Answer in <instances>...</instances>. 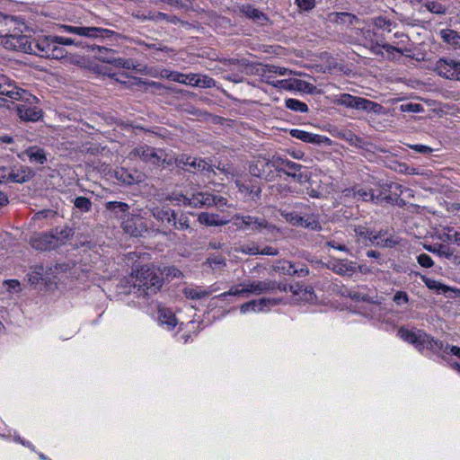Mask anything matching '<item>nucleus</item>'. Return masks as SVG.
Here are the masks:
<instances>
[{
	"label": "nucleus",
	"instance_id": "nucleus-28",
	"mask_svg": "<svg viewBox=\"0 0 460 460\" xmlns=\"http://www.w3.org/2000/svg\"><path fill=\"white\" fill-rule=\"evenodd\" d=\"M151 212L155 219L164 224L172 226L176 223V213L168 207H155Z\"/></svg>",
	"mask_w": 460,
	"mask_h": 460
},
{
	"label": "nucleus",
	"instance_id": "nucleus-56",
	"mask_svg": "<svg viewBox=\"0 0 460 460\" xmlns=\"http://www.w3.org/2000/svg\"><path fill=\"white\" fill-rule=\"evenodd\" d=\"M172 226H173L176 229L179 230H184L190 227L187 217L183 216H181L179 219L176 218V223H172Z\"/></svg>",
	"mask_w": 460,
	"mask_h": 460
},
{
	"label": "nucleus",
	"instance_id": "nucleus-3",
	"mask_svg": "<svg viewBox=\"0 0 460 460\" xmlns=\"http://www.w3.org/2000/svg\"><path fill=\"white\" fill-rule=\"evenodd\" d=\"M277 290L287 291V286L270 279H246L232 286L227 292H224L216 297L222 300L228 296L249 298L252 296L275 294Z\"/></svg>",
	"mask_w": 460,
	"mask_h": 460
},
{
	"label": "nucleus",
	"instance_id": "nucleus-7",
	"mask_svg": "<svg viewBox=\"0 0 460 460\" xmlns=\"http://www.w3.org/2000/svg\"><path fill=\"white\" fill-rule=\"evenodd\" d=\"M128 158L130 160H136L138 158L144 163L150 164L152 165H160L164 163L170 164L172 161V158L168 157L162 149H155L147 145H141L135 147L128 154Z\"/></svg>",
	"mask_w": 460,
	"mask_h": 460
},
{
	"label": "nucleus",
	"instance_id": "nucleus-9",
	"mask_svg": "<svg viewBox=\"0 0 460 460\" xmlns=\"http://www.w3.org/2000/svg\"><path fill=\"white\" fill-rule=\"evenodd\" d=\"M0 94L12 101H23L31 104L37 98L28 91L15 85L8 77L0 75Z\"/></svg>",
	"mask_w": 460,
	"mask_h": 460
},
{
	"label": "nucleus",
	"instance_id": "nucleus-13",
	"mask_svg": "<svg viewBox=\"0 0 460 460\" xmlns=\"http://www.w3.org/2000/svg\"><path fill=\"white\" fill-rule=\"evenodd\" d=\"M91 48L93 51H97L94 57L102 62L111 64L116 67L128 69L132 66V61L130 59H123L117 57V52L111 49L98 45H93Z\"/></svg>",
	"mask_w": 460,
	"mask_h": 460
},
{
	"label": "nucleus",
	"instance_id": "nucleus-33",
	"mask_svg": "<svg viewBox=\"0 0 460 460\" xmlns=\"http://www.w3.org/2000/svg\"><path fill=\"white\" fill-rule=\"evenodd\" d=\"M198 219L200 224L209 226H224L229 222L228 219L223 218L217 214H210L208 212L200 213Z\"/></svg>",
	"mask_w": 460,
	"mask_h": 460
},
{
	"label": "nucleus",
	"instance_id": "nucleus-1",
	"mask_svg": "<svg viewBox=\"0 0 460 460\" xmlns=\"http://www.w3.org/2000/svg\"><path fill=\"white\" fill-rule=\"evenodd\" d=\"M7 48L41 58L60 59L66 56L65 46H79L80 41L70 37L40 35L31 39L30 36H12L6 40Z\"/></svg>",
	"mask_w": 460,
	"mask_h": 460
},
{
	"label": "nucleus",
	"instance_id": "nucleus-35",
	"mask_svg": "<svg viewBox=\"0 0 460 460\" xmlns=\"http://www.w3.org/2000/svg\"><path fill=\"white\" fill-rule=\"evenodd\" d=\"M236 186L238 187L239 191L244 196L251 197L252 199H259L261 187L252 182V181H248L246 182L236 181Z\"/></svg>",
	"mask_w": 460,
	"mask_h": 460
},
{
	"label": "nucleus",
	"instance_id": "nucleus-55",
	"mask_svg": "<svg viewBox=\"0 0 460 460\" xmlns=\"http://www.w3.org/2000/svg\"><path fill=\"white\" fill-rule=\"evenodd\" d=\"M326 245L341 252H349L347 246L342 243L335 239H331L326 242Z\"/></svg>",
	"mask_w": 460,
	"mask_h": 460
},
{
	"label": "nucleus",
	"instance_id": "nucleus-20",
	"mask_svg": "<svg viewBox=\"0 0 460 460\" xmlns=\"http://www.w3.org/2000/svg\"><path fill=\"white\" fill-rule=\"evenodd\" d=\"M290 136L299 139L305 143H311L316 145H331V139L325 136L313 134L302 129L293 128L289 132Z\"/></svg>",
	"mask_w": 460,
	"mask_h": 460
},
{
	"label": "nucleus",
	"instance_id": "nucleus-12",
	"mask_svg": "<svg viewBox=\"0 0 460 460\" xmlns=\"http://www.w3.org/2000/svg\"><path fill=\"white\" fill-rule=\"evenodd\" d=\"M434 70L446 79L460 81V61L451 58H441L436 64Z\"/></svg>",
	"mask_w": 460,
	"mask_h": 460
},
{
	"label": "nucleus",
	"instance_id": "nucleus-64",
	"mask_svg": "<svg viewBox=\"0 0 460 460\" xmlns=\"http://www.w3.org/2000/svg\"><path fill=\"white\" fill-rule=\"evenodd\" d=\"M184 75L185 74L180 73L178 71H173L171 81L184 84Z\"/></svg>",
	"mask_w": 460,
	"mask_h": 460
},
{
	"label": "nucleus",
	"instance_id": "nucleus-53",
	"mask_svg": "<svg viewBox=\"0 0 460 460\" xmlns=\"http://www.w3.org/2000/svg\"><path fill=\"white\" fill-rule=\"evenodd\" d=\"M394 302L398 305L407 304L409 302V296L404 291H397L394 296Z\"/></svg>",
	"mask_w": 460,
	"mask_h": 460
},
{
	"label": "nucleus",
	"instance_id": "nucleus-44",
	"mask_svg": "<svg viewBox=\"0 0 460 460\" xmlns=\"http://www.w3.org/2000/svg\"><path fill=\"white\" fill-rule=\"evenodd\" d=\"M105 207L110 211L117 212V210H119L123 213L127 212L129 208L127 203L119 201H109L106 203Z\"/></svg>",
	"mask_w": 460,
	"mask_h": 460
},
{
	"label": "nucleus",
	"instance_id": "nucleus-50",
	"mask_svg": "<svg viewBox=\"0 0 460 460\" xmlns=\"http://www.w3.org/2000/svg\"><path fill=\"white\" fill-rule=\"evenodd\" d=\"M375 24L377 28L391 31L394 22L385 17H378L375 20Z\"/></svg>",
	"mask_w": 460,
	"mask_h": 460
},
{
	"label": "nucleus",
	"instance_id": "nucleus-21",
	"mask_svg": "<svg viewBox=\"0 0 460 460\" xmlns=\"http://www.w3.org/2000/svg\"><path fill=\"white\" fill-rule=\"evenodd\" d=\"M284 216L286 220L293 226H303L312 230L321 229V226L318 220H316L314 217H302L295 212L287 213Z\"/></svg>",
	"mask_w": 460,
	"mask_h": 460
},
{
	"label": "nucleus",
	"instance_id": "nucleus-10",
	"mask_svg": "<svg viewBox=\"0 0 460 460\" xmlns=\"http://www.w3.org/2000/svg\"><path fill=\"white\" fill-rule=\"evenodd\" d=\"M234 225L237 229L252 232H262L266 230L272 233L275 227L268 223L264 218H259L252 216H240L234 217Z\"/></svg>",
	"mask_w": 460,
	"mask_h": 460
},
{
	"label": "nucleus",
	"instance_id": "nucleus-39",
	"mask_svg": "<svg viewBox=\"0 0 460 460\" xmlns=\"http://www.w3.org/2000/svg\"><path fill=\"white\" fill-rule=\"evenodd\" d=\"M421 279L428 288L436 291L438 294H445L449 289L446 285L426 276H422Z\"/></svg>",
	"mask_w": 460,
	"mask_h": 460
},
{
	"label": "nucleus",
	"instance_id": "nucleus-16",
	"mask_svg": "<svg viewBox=\"0 0 460 460\" xmlns=\"http://www.w3.org/2000/svg\"><path fill=\"white\" fill-rule=\"evenodd\" d=\"M354 232L358 237L364 241H370L383 247H393L397 243L396 241L391 238H384L381 232H374L364 226H358L354 228Z\"/></svg>",
	"mask_w": 460,
	"mask_h": 460
},
{
	"label": "nucleus",
	"instance_id": "nucleus-43",
	"mask_svg": "<svg viewBox=\"0 0 460 460\" xmlns=\"http://www.w3.org/2000/svg\"><path fill=\"white\" fill-rule=\"evenodd\" d=\"M215 84H216V82L213 78H211L208 75H205L198 74L196 86L202 87V88H211V87H214Z\"/></svg>",
	"mask_w": 460,
	"mask_h": 460
},
{
	"label": "nucleus",
	"instance_id": "nucleus-36",
	"mask_svg": "<svg viewBox=\"0 0 460 460\" xmlns=\"http://www.w3.org/2000/svg\"><path fill=\"white\" fill-rule=\"evenodd\" d=\"M115 178L119 181L120 182L130 185L135 182H138L141 181V175L138 173H131L128 170L124 168L117 169L114 172Z\"/></svg>",
	"mask_w": 460,
	"mask_h": 460
},
{
	"label": "nucleus",
	"instance_id": "nucleus-30",
	"mask_svg": "<svg viewBox=\"0 0 460 460\" xmlns=\"http://www.w3.org/2000/svg\"><path fill=\"white\" fill-rule=\"evenodd\" d=\"M289 290L294 295L297 296L300 300L305 302H312L315 298L314 288L311 286H305L297 283L296 285L289 286Z\"/></svg>",
	"mask_w": 460,
	"mask_h": 460
},
{
	"label": "nucleus",
	"instance_id": "nucleus-58",
	"mask_svg": "<svg viewBox=\"0 0 460 460\" xmlns=\"http://www.w3.org/2000/svg\"><path fill=\"white\" fill-rule=\"evenodd\" d=\"M342 198H351L355 199L357 198V186L343 190L341 192V199Z\"/></svg>",
	"mask_w": 460,
	"mask_h": 460
},
{
	"label": "nucleus",
	"instance_id": "nucleus-61",
	"mask_svg": "<svg viewBox=\"0 0 460 460\" xmlns=\"http://www.w3.org/2000/svg\"><path fill=\"white\" fill-rule=\"evenodd\" d=\"M410 147L421 154H429L432 152V148L424 145H412Z\"/></svg>",
	"mask_w": 460,
	"mask_h": 460
},
{
	"label": "nucleus",
	"instance_id": "nucleus-52",
	"mask_svg": "<svg viewBox=\"0 0 460 460\" xmlns=\"http://www.w3.org/2000/svg\"><path fill=\"white\" fill-rule=\"evenodd\" d=\"M296 4L300 10L309 11L315 6V0H296Z\"/></svg>",
	"mask_w": 460,
	"mask_h": 460
},
{
	"label": "nucleus",
	"instance_id": "nucleus-57",
	"mask_svg": "<svg viewBox=\"0 0 460 460\" xmlns=\"http://www.w3.org/2000/svg\"><path fill=\"white\" fill-rule=\"evenodd\" d=\"M164 273L167 277H172V278H180L182 275L181 271L175 267L164 268Z\"/></svg>",
	"mask_w": 460,
	"mask_h": 460
},
{
	"label": "nucleus",
	"instance_id": "nucleus-38",
	"mask_svg": "<svg viewBox=\"0 0 460 460\" xmlns=\"http://www.w3.org/2000/svg\"><path fill=\"white\" fill-rule=\"evenodd\" d=\"M10 177L8 181L22 183L30 179V172L24 168L12 169L9 168Z\"/></svg>",
	"mask_w": 460,
	"mask_h": 460
},
{
	"label": "nucleus",
	"instance_id": "nucleus-63",
	"mask_svg": "<svg viewBox=\"0 0 460 460\" xmlns=\"http://www.w3.org/2000/svg\"><path fill=\"white\" fill-rule=\"evenodd\" d=\"M279 253L278 249L271 247V246H266L263 249L260 250L259 254L262 255H277Z\"/></svg>",
	"mask_w": 460,
	"mask_h": 460
},
{
	"label": "nucleus",
	"instance_id": "nucleus-15",
	"mask_svg": "<svg viewBox=\"0 0 460 460\" xmlns=\"http://www.w3.org/2000/svg\"><path fill=\"white\" fill-rule=\"evenodd\" d=\"M121 227L125 233L135 237L142 236L147 232L145 219L139 215H126L122 220Z\"/></svg>",
	"mask_w": 460,
	"mask_h": 460
},
{
	"label": "nucleus",
	"instance_id": "nucleus-49",
	"mask_svg": "<svg viewBox=\"0 0 460 460\" xmlns=\"http://www.w3.org/2000/svg\"><path fill=\"white\" fill-rule=\"evenodd\" d=\"M207 262L213 270L221 269L226 266L225 260L220 256L210 257Z\"/></svg>",
	"mask_w": 460,
	"mask_h": 460
},
{
	"label": "nucleus",
	"instance_id": "nucleus-62",
	"mask_svg": "<svg viewBox=\"0 0 460 460\" xmlns=\"http://www.w3.org/2000/svg\"><path fill=\"white\" fill-rule=\"evenodd\" d=\"M9 168L8 167H0V183L8 182Z\"/></svg>",
	"mask_w": 460,
	"mask_h": 460
},
{
	"label": "nucleus",
	"instance_id": "nucleus-40",
	"mask_svg": "<svg viewBox=\"0 0 460 460\" xmlns=\"http://www.w3.org/2000/svg\"><path fill=\"white\" fill-rule=\"evenodd\" d=\"M439 239L443 242L455 243L460 245V230L456 231L453 228H447L439 234Z\"/></svg>",
	"mask_w": 460,
	"mask_h": 460
},
{
	"label": "nucleus",
	"instance_id": "nucleus-4",
	"mask_svg": "<svg viewBox=\"0 0 460 460\" xmlns=\"http://www.w3.org/2000/svg\"><path fill=\"white\" fill-rule=\"evenodd\" d=\"M131 278L134 279V287L137 288L140 294L146 296L156 294L161 289L164 283L161 275L148 265H143L134 270Z\"/></svg>",
	"mask_w": 460,
	"mask_h": 460
},
{
	"label": "nucleus",
	"instance_id": "nucleus-41",
	"mask_svg": "<svg viewBox=\"0 0 460 460\" xmlns=\"http://www.w3.org/2000/svg\"><path fill=\"white\" fill-rule=\"evenodd\" d=\"M286 107L291 111L301 113L307 112L308 111V106L305 102L292 98L286 100Z\"/></svg>",
	"mask_w": 460,
	"mask_h": 460
},
{
	"label": "nucleus",
	"instance_id": "nucleus-54",
	"mask_svg": "<svg viewBox=\"0 0 460 460\" xmlns=\"http://www.w3.org/2000/svg\"><path fill=\"white\" fill-rule=\"evenodd\" d=\"M417 261L420 265L425 268H430L434 264L431 257L426 253L420 254L417 258Z\"/></svg>",
	"mask_w": 460,
	"mask_h": 460
},
{
	"label": "nucleus",
	"instance_id": "nucleus-29",
	"mask_svg": "<svg viewBox=\"0 0 460 460\" xmlns=\"http://www.w3.org/2000/svg\"><path fill=\"white\" fill-rule=\"evenodd\" d=\"M15 25V19L10 15H4L0 13V37L4 38V44L6 49V40L12 36H20L19 34H10L12 27Z\"/></svg>",
	"mask_w": 460,
	"mask_h": 460
},
{
	"label": "nucleus",
	"instance_id": "nucleus-19",
	"mask_svg": "<svg viewBox=\"0 0 460 460\" xmlns=\"http://www.w3.org/2000/svg\"><path fill=\"white\" fill-rule=\"evenodd\" d=\"M174 162L178 167L188 171H209L211 165L201 158L192 157L187 155H181L174 159Z\"/></svg>",
	"mask_w": 460,
	"mask_h": 460
},
{
	"label": "nucleus",
	"instance_id": "nucleus-22",
	"mask_svg": "<svg viewBox=\"0 0 460 460\" xmlns=\"http://www.w3.org/2000/svg\"><path fill=\"white\" fill-rule=\"evenodd\" d=\"M263 76L265 77L266 82L268 84H271L272 86L279 88V89L288 90V91L296 90V89L302 90L309 84L306 82H304V81L298 80V79H281V80L270 81V80L271 77L270 75H263Z\"/></svg>",
	"mask_w": 460,
	"mask_h": 460
},
{
	"label": "nucleus",
	"instance_id": "nucleus-14",
	"mask_svg": "<svg viewBox=\"0 0 460 460\" xmlns=\"http://www.w3.org/2000/svg\"><path fill=\"white\" fill-rule=\"evenodd\" d=\"M250 172L252 176L264 178L267 181L274 180L277 174L273 165V156L271 159L257 157L250 165Z\"/></svg>",
	"mask_w": 460,
	"mask_h": 460
},
{
	"label": "nucleus",
	"instance_id": "nucleus-51",
	"mask_svg": "<svg viewBox=\"0 0 460 460\" xmlns=\"http://www.w3.org/2000/svg\"><path fill=\"white\" fill-rule=\"evenodd\" d=\"M237 251L245 253V254H259L260 248L259 246L255 244H247V245H242L240 248L236 249Z\"/></svg>",
	"mask_w": 460,
	"mask_h": 460
},
{
	"label": "nucleus",
	"instance_id": "nucleus-48",
	"mask_svg": "<svg viewBox=\"0 0 460 460\" xmlns=\"http://www.w3.org/2000/svg\"><path fill=\"white\" fill-rule=\"evenodd\" d=\"M426 7L430 13H437V14H441L446 12V8L441 4H439L438 2H433V1L428 2L426 4Z\"/></svg>",
	"mask_w": 460,
	"mask_h": 460
},
{
	"label": "nucleus",
	"instance_id": "nucleus-27",
	"mask_svg": "<svg viewBox=\"0 0 460 460\" xmlns=\"http://www.w3.org/2000/svg\"><path fill=\"white\" fill-rule=\"evenodd\" d=\"M19 118L24 121H37L41 118V111L37 107L19 104L16 107Z\"/></svg>",
	"mask_w": 460,
	"mask_h": 460
},
{
	"label": "nucleus",
	"instance_id": "nucleus-2",
	"mask_svg": "<svg viewBox=\"0 0 460 460\" xmlns=\"http://www.w3.org/2000/svg\"><path fill=\"white\" fill-rule=\"evenodd\" d=\"M397 334L402 341L412 344L420 352L427 350L430 353L438 354L441 350L447 351L449 349L452 355L460 359V347L447 346L444 349V343L441 341L434 339L422 330L401 327Z\"/></svg>",
	"mask_w": 460,
	"mask_h": 460
},
{
	"label": "nucleus",
	"instance_id": "nucleus-60",
	"mask_svg": "<svg viewBox=\"0 0 460 460\" xmlns=\"http://www.w3.org/2000/svg\"><path fill=\"white\" fill-rule=\"evenodd\" d=\"M197 76L198 74H185L184 75V84L196 86L197 84Z\"/></svg>",
	"mask_w": 460,
	"mask_h": 460
},
{
	"label": "nucleus",
	"instance_id": "nucleus-32",
	"mask_svg": "<svg viewBox=\"0 0 460 460\" xmlns=\"http://www.w3.org/2000/svg\"><path fill=\"white\" fill-rule=\"evenodd\" d=\"M157 308L158 321L160 324L165 325L169 330L174 328L177 324L174 314L170 309L163 307L161 305H158Z\"/></svg>",
	"mask_w": 460,
	"mask_h": 460
},
{
	"label": "nucleus",
	"instance_id": "nucleus-46",
	"mask_svg": "<svg viewBox=\"0 0 460 460\" xmlns=\"http://www.w3.org/2000/svg\"><path fill=\"white\" fill-rule=\"evenodd\" d=\"M266 71L269 74H276L279 75H294V72L286 67H281L278 66H266Z\"/></svg>",
	"mask_w": 460,
	"mask_h": 460
},
{
	"label": "nucleus",
	"instance_id": "nucleus-23",
	"mask_svg": "<svg viewBox=\"0 0 460 460\" xmlns=\"http://www.w3.org/2000/svg\"><path fill=\"white\" fill-rule=\"evenodd\" d=\"M328 268L342 276H351L357 271V263L348 260H333L329 261Z\"/></svg>",
	"mask_w": 460,
	"mask_h": 460
},
{
	"label": "nucleus",
	"instance_id": "nucleus-37",
	"mask_svg": "<svg viewBox=\"0 0 460 460\" xmlns=\"http://www.w3.org/2000/svg\"><path fill=\"white\" fill-rule=\"evenodd\" d=\"M439 35L444 42L457 48L460 45V34L451 29H443L439 31Z\"/></svg>",
	"mask_w": 460,
	"mask_h": 460
},
{
	"label": "nucleus",
	"instance_id": "nucleus-25",
	"mask_svg": "<svg viewBox=\"0 0 460 460\" xmlns=\"http://www.w3.org/2000/svg\"><path fill=\"white\" fill-rule=\"evenodd\" d=\"M394 38L398 39L399 41H394V44H385L382 46V49H385L390 58L394 57V53L402 54L407 50L405 44L408 42V37L402 32H395Z\"/></svg>",
	"mask_w": 460,
	"mask_h": 460
},
{
	"label": "nucleus",
	"instance_id": "nucleus-24",
	"mask_svg": "<svg viewBox=\"0 0 460 460\" xmlns=\"http://www.w3.org/2000/svg\"><path fill=\"white\" fill-rule=\"evenodd\" d=\"M273 270L279 273L285 275L298 274L300 276H305L309 272L307 268H298L297 266H296V264H293L292 262L285 260L277 261L273 266Z\"/></svg>",
	"mask_w": 460,
	"mask_h": 460
},
{
	"label": "nucleus",
	"instance_id": "nucleus-59",
	"mask_svg": "<svg viewBox=\"0 0 460 460\" xmlns=\"http://www.w3.org/2000/svg\"><path fill=\"white\" fill-rule=\"evenodd\" d=\"M335 22H345L347 20L351 23L352 19H354V16H352L349 13H340L335 14Z\"/></svg>",
	"mask_w": 460,
	"mask_h": 460
},
{
	"label": "nucleus",
	"instance_id": "nucleus-8",
	"mask_svg": "<svg viewBox=\"0 0 460 460\" xmlns=\"http://www.w3.org/2000/svg\"><path fill=\"white\" fill-rule=\"evenodd\" d=\"M59 28L64 32L89 40L111 39L117 35L115 31L109 29L96 26H83L81 23L78 25L61 24Z\"/></svg>",
	"mask_w": 460,
	"mask_h": 460
},
{
	"label": "nucleus",
	"instance_id": "nucleus-5",
	"mask_svg": "<svg viewBox=\"0 0 460 460\" xmlns=\"http://www.w3.org/2000/svg\"><path fill=\"white\" fill-rule=\"evenodd\" d=\"M72 234V229L67 226L56 227L49 233L34 234L31 243L37 250H52L65 244Z\"/></svg>",
	"mask_w": 460,
	"mask_h": 460
},
{
	"label": "nucleus",
	"instance_id": "nucleus-42",
	"mask_svg": "<svg viewBox=\"0 0 460 460\" xmlns=\"http://www.w3.org/2000/svg\"><path fill=\"white\" fill-rule=\"evenodd\" d=\"M241 11L246 17L253 20H260L263 16L261 12L250 4L243 5Z\"/></svg>",
	"mask_w": 460,
	"mask_h": 460
},
{
	"label": "nucleus",
	"instance_id": "nucleus-47",
	"mask_svg": "<svg viewBox=\"0 0 460 460\" xmlns=\"http://www.w3.org/2000/svg\"><path fill=\"white\" fill-rule=\"evenodd\" d=\"M373 199V193L370 191V190H367L364 188H360L357 186V198L356 200H364L367 201L368 199Z\"/></svg>",
	"mask_w": 460,
	"mask_h": 460
},
{
	"label": "nucleus",
	"instance_id": "nucleus-26",
	"mask_svg": "<svg viewBox=\"0 0 460 460\" xmlns=\"http://www.w3.org/2000/svg\"><path fill=\"white\" fill-rule=\"evenodd\" d=\"M217 288L215 287V285L210 286L208 288H203V287H187L183 289V294L187 298L196 300V299H201L206 296H210L213 292L217 291Z\"/></svg>",
	"mask_w": 460,
	"mask_h": 460
},
{
	"label": "nucleus",
	"instance_id": "nucleus-31",
	"mask_svg": "<svg viewBox=\"0 0 460 460\" xmlns=\"http://www.w3.org/2000/svg\"><path fill=\"white\" fill-rule=\"evenodd\" d=\"M22 159L27 157L32 164H43L47 161V157L43 149L38 146H31L25 150L21 155Z\"/></svg>",
	"mask_w": 460,
	"mask_h": 460
},
{
	"label": "nucleus",
	"instance_id": "nucleus-45",
	"mask_svg": "<svg viewBox=\"0 0 460 460\" xmlns=\"http://www.w3.org/2000/svg\"><path fill=\"white\" fill-rule=\"evenodd\" d=\"M75 208H79L81 211L88 212L91 209L92 203L85 197H77L74 202Z\"/></svg>",
	"mask_w": 460,
	"mask_h": 460
},
{
	"label": "nucleus",
	"instance_id": "nucleus-6",
	"mask_svg": "<svg viewBox=\"0 0 460 460\" xmlns=\"http://www.w3.org/2000/svg\"><path fill=\"white\" fill-rule=\"evenodd\" d=\"M168 199L172 202H176L177 204H182L184 206L193 208L210 207L213 205L221 206L226 204V198L213 196L208 192L202 191L193 193L190 197L181 193H172L168 197Z\"/></svg>",
	"mask_w": 460,
	"mask_h": 460
},
{
	"label": "nucleus",
	"instance_id": "nucleus-11",
	"mask_svg": "<svg viewBox=\"0 0 460 460\" xmlns=\"http://www.w3.org/2000/svg\"><path fill=\"white\" fill-rule=\"evenodd\" d=\"M273 165L276 173L284 172L296 179L298 182L306 181L307 174L301 172L302 165L279 155H273Z\"/></svg>",
	"mask_w": 460,
	"mask_h": 460
},
{
	"label": "nucleus",
	"instance_id": "nucleus-18",
	"mask_svg": "<svg viewBox=\"0 0 460 460\" xmlns=\"http://www.w3.org/2000/svg\"><path fill=\"white\" fill-rule=\"evenodd\" d=\"M280 303L279 298L261 297L260 299H253L243 303L240 306V312L242 314L247 313H260L268 310L269 308L275 306Z\"/></svg>",
	"mask_w": 460,
	"mask_h": 460
},
{
	"label": "nucleus",
	"instance_id": "nucleus-17",
	"mask_svg": "<svg viewBox=\"0 0 460 460\" xmlns=\"http://www.w3.org/2000/svg\"><path fill=\"white\" fill-rule=\"evenodd\" d=\"M338 102L345 107L356 108L363 111H375L379 105L365 98L342 93L339 96Z\"/></svg>",
	"mask_w": 460,
	"mask_h": 460
},
{
	"label": "nucleus",
	"instance_id": "nucleus-34",
	"mask_svg": "<svg viewBox=\"0 0 460 460\" xmlns=\"http://www.w3.org/2000/svg\"><path fill=\"white\" fill-rule=\"evenodd\" d=\"M139 45H143L147 49L151 50V53L154 55V58L160 61L164 60V57L162 56V54H168L169 52H173L172 49H169L168 47L164 46L163 43L159 41H154L150 43L141 41L139 42Z\"/></svg>",
	"mask_w": 460,
	"mask_h": 460
}]
</instances>
